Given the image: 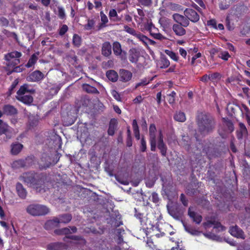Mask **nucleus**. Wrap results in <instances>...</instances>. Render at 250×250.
Here are the masks:
<instances>
[{"mask_svg": "<svg viewBox=\"0 0 250 250\" xmlns=\"http://www.w3.org/2000/svg\"><path fill=\"white\" fill-rule=\"evenodd\" d=\"M152 200L155 203H157L159 201V198L157 193L154 192L152 194Z\"/></svg>", "mask_w": 250, "mask_h": 250, "instance_id": "obj_63", "label": "nucleus"}, {"mask_svg": "<svg viewBox=\"0 0 250 250\" xmlns=\"http://www.w3.org/2000/svg\"><path fill=\"white\" fill-rule=\"evenodd\" d=\"M223 125L225 127L226 132H232L233 129V125L232 122L228 119L223 118Z\"/></svg>", "mask_w": 250, "mask_h": 250, "instance_id": "obj_29", "label": "nucleus"}, {"mask_svg": "<svg viewBox=\"0 0 250 250\" xmlns=\"http://www.w3.org/2000/svg\"><path fill=\"white\" fill-rule=\"evenodd\" d=\"M165 52L168 56L170 57L171 59H172L174 61H177L178 60V56L174 52L166 50Z\"/></svg>", "mask_w": 250, "mask_h": 250, "instance_id": "obj_49", "label": "nucleus"}, {"mask_svg": "<svg viewBox=\"0 0 250 250\" xmlns=\"http://www.w3.org/2000/svg\"><path fill=\"white\" fill-rule=\"evenodd\" d=\"M132 77V73L127 70L121 69L119 72L120 80L123 82H127L130 81Z\"/></svg>", "mask_w": 250, "mask_h": 250, "instance_id": "obj_16", "label": "nucleus"}, {"mask_svg": "<svg viewBox=\"0 0 250 250\" xmlns=\"http://www.w3.org/2000/svg\"><path fill=\"white\" fill-rule=\"evenodd\" d=\"M183 25L178 24H174L172 26V30L174 33L178 36H182L186 34V31Z\"/></svg>", "mask_w": 250, "mask_h": 250, "instance_id": "obj_21", "label": "nucleus"}, {"mask_svg": "<svg viewBox=\"0 0 250 250\" xmlns=\"http://www.w3.org/2000/svg\"><path fill=\"white\" fill-rule=\"evenodd\" d=\"M21 56V52L18 51H13L8 53L5 55V60H13L15 59H19Z\"/></svg>", "mask_w": 250, "mask_h": 250, "instance_id": "obj_35", "label": "nucleus"}, {"mask_svg": "<svg viewBox=\"0 0 250 250\" xmlns=\"http://www.w3.org/2000/svg\"><path fill=\"white\" fill-rule=\"evenodd\" d=\"M113 50L114 54L116 56H122V53L125 54V52H123L121 48V45L118 42H115L113 43Z\"/></svg>", "mask_w": 250, "mask_h": 250, "instance_id": "obj_30", "label": "nucleus"}, {"mask_svg": "<svg viewBox=\"0 0 250 250\" xmlns=\"http://www.w3.org/2000/svg\"><path fill=\"white\" fill-rule=\"evenodd\" d=\"M132 128L134 132L139 131V126L137 124V121L135 119L133 120L132 121Z\"/></svg>", "mask_w": 250, "mask_h": 250, "instance_id": "obj_61", "label": "nucleus"}, {"mask_svg": "<svg viewBox=\"0 0 250 250\" xmlns=\"http://www.w3.org/2000/svg\"><path fill=\"white\" fill-rule=\"evenodd\" d=\"M116 128V125L115 124H113L111 122L109 124V128L108 129V134L109 135L112 136L115 133V130Z\"/></svg>", "mask_w": 250, "mask_h": 250, "instance_id": "obj_48", "label": "nucleus"}, {"mask_svg": "<svg viewBox=\"0 0 250 250\" xmlns=\"http://www.w3.org/2000/svg\"><path fill=\"white\" fill-rule=\"evenodd\" d=\"M112 95L118 101H121V98L119 93L115 90L112 91Z\"/></svg>", "mask_w": 250, "mask_h": 250, "instance_id": "obj_60", "label": "nucleus"}, {"mask_svg": "<svg viewBox=\"0 0 250 250\" xmlns=\"http://www.w3.org/2000/svg\"><path fill=\"white\" fill-rule=\"evenodd\" d=\"M68 30V27L66 25L63 24L60 28L59 30V34L61 36L63 35Z\"/></svg>", "mask_w": 250, "mask_h": 250, "instance_id": "obj_57", "label": "nucleus"}, {"mask_svg": "<svg viewBox=\"0 0 250 250\" xmlns=\"http://www.w3.org/2000/svg\"><path fill=\"white\" fill-rule=\"evenodd\" d=\"M185 229L189 233L199 235L202 226H199L202 220H180Z\"/></svg>", "mask_w": 250, "mask_h": 250, "instance_id": "obj_4", "label": "nucleus"}, {"mask_svg": "<svg viewBox=\"0 0 250 250\" xmlns=\"http://www.w3.org/2000/svg\"><path fill=\"white\" fill-rule=\"evenodd\" d=\"M105 213V215L104 217L106 219H108L107 217H109L110 219H120L121 218L119 212L116 210H106Z\"/></svg>", "mask_w": 250, "mask_h": 250, "instance_id": "obj_26", "label": "nucleus"}, {"mask_svg": "<svg viewBox=\"0 0 250 250\" xmlns=\"http://www.w3.org/2000/svg\"><path fill=\"white\" fill-rule=\"evenodd\" d=\"M175 96H176V93L174 91L171 92V93L168 95V101L170 104H173L174 103Z\"/></svg>", "mask_w": 250, "mask_h": 250, "instance_id": "obj_56", "label": "nucleus"}, {"mask_svg": "<svg viewBox=\"0 0 250 250\" xmlns=\"http://www.w3.org/2000/svg\"><path fill=\"white\" fill-rule=\"evenodd\" d=\"M102 54L105 57H108L111 55V45L109 42H104L103 44L102 48Z\"/></svg>", "mask_w": 250, "mask_h": 250, "instance_id": "obj_22", "label": "nucleus"}, {"mask_svg": "<svg viewBox=\"0 0 250 250\" xmlns=\"http://www.w3.org/2000/svg\"><path fill=\"white\" fill-rule=\"evenodd\" d=\"M116 180L121 184L127 185L129 184V181L127 179H124L118 175H115Z\"/></svg>", "mask_w": 250, "mask_h": 250, "instance_id": "obj_54", "label": "nucleus"}, {"mask_svg": "<svg viewBox=\"0 0 250 250\" xmlns=\"http://www.w3.org/2000/svg\"><path fill=\"white\" fill-rule=\"evenodd\" d=\"M157 147L160 150L162 155L165 156L167 154V147L164 142L163 135L161 130L159 131V136L157 141Z\"/></svg>", "mask_w": 250, "mask_h": 250, "instance_id": "obj_10", "label": "nucleus"}, {"mask_svg": "<svg viewBox=\"0 0 250 250\" xmlns=\"http://www.w3.org/2000/svg\"><path fill=\"white\" fill-rule=\"evenodd\" d=\"M58 16L60 17V18L62 19H63L65 18V12L63 8L58 7Z\"/></svg>", "mask_w": 250, "mask_h": 250, "instance_id": "obj_58", "label": "nucleus"}, {"mask_svg": "<svg viewBox=\"0 0 250 250\" xmlns=\"http://www.w3.org/2000/svg\"><path fill=\"white\" fill-rule=\"evenodd\" d=\"M11 152L13 155H17L19 154L23 148V146L21 144L16 143L12 144L11 146Z\"/></svg>", "mask_w": 250, "mask_h": 250, "instance_id": "obj_28", "label": "nucleus"}, {"mask_svg": "<svg viewBox=\"0 0 250 250\" xmlns=\"http://www.w3.org/2000/svg\"><path fill=\"white\" fill-rule=\"evenodd\" d=\"M229 232L234 237L237 238L245 239V234L243 231L237 226L230 227Z\"/></svg>", "mask_w": 250, "mask_h": 250, "instance_id": "obj_12", "label": "nucleus"}, {"mask_svg": "<svg viewBox=\"0 0 250 250\" xmlns=\"http://www.w3.org/2000/svg\"><path fill=\"white\" fill-rule=\"evenodd\" d=\"M139 3L146 7H149L152 6L153 3V0H137Z\"/></svg>", "mask_w": 250, "mask_h": 250, "instance_id": "obj_45", "label": "nucleus"}, {"mask_svg": "<svg viewBox=\"0 0 250 250\" xmlns=\"http://www.w3.org/2000/svg\"><path fill=\"white\" fill-rule=\"evenodd\" d=\"M19 179L27 186L35 188L38 192L45 191L44 178L37 173H24L19 177Z\"/></svg>", "mask_w": 250, "mask_h": 250, "instance_id": "obj_2", "label": "nucleus"}, {"mask_svg": "<svg viewBox=\"0 0 250 250\" xmlns=\"http://www.w3.org/2000/svg\"><path fill=\"white\" fill-rule=\"evenodd\" d=\"M146 245L152 250H155L157 249L156 246L154 245L151 237L147 238L146 240Z\"/></svg>", "mask_w": 250, "mask_h": 250, "instance_id": "obj_47", "label": "nucleus"}, {"mask_svg": "<svg viewBox=\"0 0 250 250\" xmlns=\"http://www.w3.org/2000/svg\"><path fill=\"white\" fill-rule=\"evenodd\" d=\"M7 62L6 63V66L5 67V69L7 72H8L7 69L9 68L10 70H12L14 68L16 65L20 63V60L19 59H15L13 60H6Z\"/></svg>", "mask_w": 250, "mask_h": 250, "instance_id": "obj_25", "label": "nucleus"}, {"mask_svg": "<svg viewBox=\"0 0 250 250\" xmlns=\"http://www.w3.org/2000/svg\"><path fill=\"white\" fill-rule=\"evenodd\" d=\"M140 150L142 152H145L146 150V142L144 137L141 140Z\"/></svg>", "mask_w": 250, "mask_h": 250, "instance_id": "obj_53", "label": "nucleus"}, {"mask_svg": "<svg viewBox=\"0 0 250 250\" xmlns=\"http://www.w3.org/2000/svg\"><path fill=\"white\" fill-rule=\"evenodd\" d=\"M66 237L68 239H70L76 241H81L82 243L83 244H85L86 240L81 236L78 235H69L66 236Z\"/></svg>", "mask_w": 250, "mask_h": 250, "instance_id": "obj_44", "label": "nucleus"}, {"mask_svg": "<svg viewBox=\"0 0 250 250\" xmlns=\"http://www.w3.org/2000/svg\"><path fill=\"white\" fill-rule=\"evenodd\" d=\"M153 27V25L151 23H147L146 25V29L148 30L150 32H151V30L152 28ZM151 35L154 38L159 40H163L166 39V38L163 36L160 33H150Z\"/></svg>", "mask_w": 250, "mask_h": 250, "instance_id": "obj_27", "label": "nucleus"}, {"mask_svg": "<svg viewBox=\"0 0 250 250\" xmlns=\"http://www.w3.org/2000/svg\"><path fill=\"white\" fill-rule=\"evenodd\" d=\"M149 137L151 150L155 151L156 150V133H149Z\"/></svg>", "mask_w": 250, "mask_h": 250, "instance_id": "obj_32", "label": "nucleus"}, {"mask_svg": "<svg viewBox=\"0 0 250 250\" xmlns=\"http://www.w3.org/2000/svg\"><path fill=\"white\" fill-rule=\"evenodd\" d=\"M137 13L139 16H140L139 20L141 21H142L144 19L145 16V13L143 10L142 9L138 8L137 9Z\"/></svg>", "mask_w": 250, "mask_h": 250, "instance_id": "obj_62", "label": "nucleus"}, {"mask_svg": "<svg viewBox=\"0 0 250 250\" xmlns=\"http://www.w3.org/2000/svg\"><path fill=\"white\" fill-rule=\"evenodd\" d=\"M188 215L192 219H201L202 217L198 215L196 212L194 207H189L188 210Z\"/></svg>", "mask_w": 250, "mask_h": 250, "instance_id": "obj_38", "label": "nucleus"}, {"mask_svg": "<svg viewBox=\"0 0 250 250\" xmlns=\"http://www.w3.org/2000/svg\"><path fill=\"white\" fill-rule=\"evenodd\" d=\"M172 18L174 21L177 22L176 24H180L184 27H187L189 24V21L185 15L183 16L178 13H175L172 15Z\"/></svg>", "mask_w": 250, "mask_h": 250, "instance_id": "obj_9", "label": "nucleus"}, {"mask_svg": "<svg viewBox=\"0 0 250 250\" xmlns=\"http://www.w3.org/2000/svg\"><path fill=\"white\" fill-rule=\"evenodd\" d=\"M83 89L86 92L88 93L92 94H99V92L98 90L95 87L92 86L88 84H83Z\"/></svg>", "mask_w": 250, "mask_h": 250, "instance_id": "obj_34", "label": "nucleus"}, {"mask_svg": "<svg viewBox=\"0 0 250 250\" xmlns=\"http://www.w3.org/2000/svg\"><path fill=\"white\" fill-rule=\"evenodd\" d=\"M143 98L141 95L137 96L133 100V102L134 104H137L142 102Z\"/></svg>", "mask_w": 250, "mask_h": 250, "instance_id": "obj_64", "label": "nucleus"}, {"mask_svg": "<svg viewBox=\"0 0 250 250\" xmlns=\"http://www.w3.org/2000/svg\"><path fill=\"white\" fill-rule=\"evenodd\" d=\"M95 21L93 20H88L87 23L84 26V29L86 30L91 29L94 26Z\"/></svg>", "mask_w": 250, "mask_h": 250, "instance_id": "obj_50", "label": "nucleus"}, {"mask_svg": "<svg viewBox=\"0 0 250 250\" xmlns=\"http://www.w3.org/2000/svg\"><path fill=\"white\" fill-rule=\"evenodd\" d=\"M61 220H47L44 225V229L49 230L58 227L60 223L62 222Z\"/></svg>", "mask_w": 250, "mask_h": 250, "instance_id": "obj_18", "label": "nucleus"}, {"mask_svg": "<svg viewBox=\"0 0 250 250\" xmlns=\"http://www.w3.org/2000/svg\"><path fill=\"white\" fill-rule=\"evenodd\" d=\"M167 208L168 212L169 214L174 218L177 219L179 217V211L176 205L170 206V205H167Z\"/></svg>", "mask_w": 250, "mask_h": 250, "instance_id": "obj_24", "label": "nucleus"}, {"mask_svg": "<svg viewBox=\"0 0 250 250\" xmlns=\"http://www.w3.org/2000/svg\"><path fill=\"white\" fill-rule=\"evenodd\" d=\"M170 64L169 61L167 58L165 57L161 58V60L159 62V66L161 68H167Z\"/></svg>", "mask_w": 250, "mask_h": 250, "instance_id": "obj_41", "label": "nucleus"}, {"mask_svg": "<svg viewBox=\"0 0 250 250\" xmlns=\"http://www.w3.org/2000/svg\"><path fill=\"white\" fill-rule=\"evenodd\" d=\"M149 80H148L146 78H144L141 80L140 82L136 83L135 88L136 89L139 86L146 85L149 83Z\"/></svg>", "mask_w": 250, "mask_h": 250, "instance_id": "obj_51", "label": "nucleus"}, {"mask_svg": "<svg viewBox=\"0 0 250 250\" xmlns=\"http://www.w3.org/2000/svg\"><path fill=\"white\" fill-rule=\"evenodd\" d=\"M51 164L50 159L48 156L45 155L44 157H42L40 165L42 168H46L48 167Z\"/></svg>", "mask_w": 250, "mask_h": 250, "instance_id": "obj_36", "label": "nucleus"}, {"mask_svg": "<svg viewBox=\"0 0 250 250\" xmlns=\"http://www.w3.org/2000/svg\"><path fill=\"white\" fill-rule=\"evenodd\" d=\"M8 71V72H7V74L8 75H11L13 72H22L23 70V69L22 68V65H20L18 66H15L13 69L12 70H10L9 68L7 69Z\"/></svg>", "mask_w": 250, "mask_h": 250, "instance_id": "obj_46", "label": "nucleus"}, {"mask_svg": "<svg viewBox=\"0 0 250 250\" xmlns=\"http://www.w3.org/2000/svg\"><path fill=\"white\" fill-rule=\"evenodd\" d=\"M106 74L107 78L113 82H116L119 78L118 73L113 70L107 71Z\"/></svg>", "mask_w": 250, "mask_h": 250, "instance_id": "obj_31", "label": "nucleus"}, {"mask_svg": "<svg viewBox=\"0 0 250 250\" xmlns=\"http://www.w3.org/2000/svg\"><path fill=\"white\" fill-rule=\"evenodd\" d=\"M124 31H125L126 32L134 36L137 32L135 29L129 27L128 25H124Z\"/></svg>", "mask_w": 250, "mask_h": 250, "instance_id": "obj_52", "label": "nucleus"}, {"mask_svg": "<svg viewBox=\"0 0 250 250\" xmlns=\"http://www.w3.org/2000/svg\"><path fill=\"white\" fill-rule=\"evenodd\" d=\"M197 123L199 131L204 136L211 133L216 125L214 117L210 114L206 112L198 113Z\"/></svg>", "mask_w": 250, "mask_h": 250, "instance_id": "obj_1", "label": "nucleus"}, {"mask_svg": "<svg viewBox=\"0 0 250 250\" xmlns=\"http://www.w3.org/2000/svg\"><path fill=\"white\" fill-rule=\"evenodd\" d=\"M174 118L176 121L180 122H184L186 120L185 114L183 112H177L175 114Z\"/></svg>", "mask_w": 250, "mask_h": 250, "instance_id": "obj_40", "label": "nucleus"}, {"mask_svg": "<svg viewBox=\"0 0 250 250\" xmlns=\"http://www.w3.org/2000/svg\"><path fill=\"white\" fill-rule=\"evenodd\" d=\"M38 59L37 55L35 54H33L29 59L27 64H25V66L27 68L31 67L37 62Z\"/></svg>", "mask_w": 250, "mask_h": 250, "instance_id": "obj_39", "label": "nucleus"}, {"mask_svg": "<svg viewBox=\"0 0 250 250\" xmlns=\"http://www.w3.org/2000/svg\"><path fill=\"white\" fill-rule=\"evenodd\" d=\"M26 211L33 216H40L48 214L50 209L48 207L43 205L32 204L27 206Z\"/></svg>", "mask_w": 250, "mask_h": 250, "instance_id": "obj_5", "label": "nucleus"}, {"mask_svg": "<svg viewBox=\"0 0 250 250\" xmlns=\"http://www.w3.org/2000/svg\"><path fill=\"white\" fill-rule=\"evenodd\" d=\"M3 113L7 115H13L17 113V110L14 106L7 104L3 107Z\"/></svg>", "mask_w": 250, "mask_h": 250, "instance_id": "obj_23", "label": "nucleus"}, {"mask_svg": "<svg viewBox=\"0 0 250 250\" xmlns=\"http://www.w3.org/2000/svg\"><path fill=\"white\" fill-rule=\"evenodd\" d=\"M140 57L141 53L138 49L132 48L129 50L128 59L131 62L137 63Z\"/></svg>", "mask_w": 250, "mask_h": 250, "instance_id": "obj_11", "label": "nucleus"}, {"mask_svg": "<svg viewBox=\"0 0 250 250\" xmlns=\"http://www.w3.org/2000/svg\"><path fill=\"white\" fill-rule=\"evenodd\" d=\"M12 128L8 124L0 120V135L5 134L8 138H11L9 134L11 132Z\"/></svg>", "mask_w": 250, "mask_h": 250, "instance_id": "obj_14", "label": "nucleus"}, {"mask_svg": "<svg viewBox=\"0 0 250 250\" xmlns=\"http://www.w3.org/2000/svg\"><path fill=\"white\" fill-rule=\"evenodd\" d=\"M34 92V89H29L28 84H24L20 87L17 92L16 97L18 101L25 104L30 105L33 101V98L31 94Z\"/></svg>", "mask_w": 250, "mask_h": 250, "instance_id": "obj_3", "label": "nucleus"}, {"mask_svg": "<svg viewBox=\"0 0 250 250\" xmlns=\"http://www.w3.org/2000/svg\"><path fill=\"white\" fill-rule=\"evenodd\" d=\"M101 17V27H104L105 26V24L108 22V20L107 16L104 13L103 11L100 12Z\"/></svg>", "mask_w": 250, "mask_h": 250, "instance_id": "obj_43", "label": "nucleus"}, {"mask_svg": "<svg viewBox=\"0 0 250 250\" xmlns=\"http://www.w3.org/2000/svg\"><path fill=\"white\" fill-rule=\"evenodd\" d=\"M11 165L13 169H19L24 167L26 163L24 160L20 159L13 161Z\"/></svg>", "mask_w": 250, "mask_h": 250, "instance_id": "obj_33", "label": "nucleus"}, {"mask_svg": "<svg viewBox=\"0 0 250 250\" xmlns=\"http://www.w3.org/2000/svg\"><path fill=\"white\" fill-rule=\"evenodd\" d=\"M135 209V216L136 218H138V219H142L143 218L145 217L144 216V213H142L139 209H136V208H134Z\"/></svg>", "mask_w": 250, "mask_h": 250, "instance_id": "obj_59", "label": "nucleus"}, {"mask_svg": "<svg viewBox=\"0 0 250 250\" xmlns=\"http://www.w3.org/2000/svg\"><path fill=\"white\" fill-rule=\"evenodd\" d=\"M219 57L225 61H227L230 57V55L228 52L222 51L219 54Z\"/></svg>", "mask_w": 250, "mask_h": 250, "instance_id": "obj_55", "label": "nucleus"}, {"mask_svg": "<svg viewBox=\"0 0 250 250\" xmlns=\"http://www.w3.org/2000/svg\"><path fill=\"white\" fill-rule=\"evenodd\" d=\"M140 222L145 229L153 230L156 229V223L152 222L151 220H140Z\"/></svg>", "mask_w": 250, "mask_h": 250, "instance_id": "obj_20", "label": "nucleus"}, {"mask_svg": "<svg viewBox=\"0 0 250 250\" xmlns=\"http://www.w3.org/2000/svg\"><path fill=\"white\" fill-rule=\"evenodd\" d=\"M69 247L62 243H56L49 244L47 246V250H69Z\"/></svg>", "mask_w": 250, "mask_h": 250, "instance_id": "obj_15", "label": "nucleus"}, {"mask_svg": "<svg viewBox=\"0 0 250 250\" xmlns=\"http://www.w3.org/2000/svg\"><path fill=\"white\" fill-rule=\"evenodd\" d=\"M73 44L76 47L80 46L82 42L81 37L77 34H74L73 37Z\"/></svg>", "mask_w": 250, "mask_h": 250, "instance_id": "obj_42", "label": "nucleus"}, {"mask_svg": "<svg viewBox=\"0 0 250 250\" xmlns=\"http://www.w3.org/2000/svg\"><path fill=\"white\" fill-rule=\"evenodd\" d=\"M156 222V229L159 231H164L165 234L168 233L170 235H172L174 232L171 231L172 229V226L167 223L164 221V220H157Z\"/></svg>", "mask_w": 250, "mask_h": 250, "instance_id": "obj_7", "label": "nucleus"}, {"mask_svg": "<svg viewBox=\"0 0 250 250\" xmlns=\"http://www.w3.org/2000/svg\"><path fill=\"white\" fill-rule=\"evenodd\" d=\"M239 129L237 131V137L238 139H241L248 135L247 129L245 125L242 123L239 124Z\"/></svg>", "mask_w": 250, "mask_h": 250, "instance_id": "obj_19", "label": "nucleus"}, {"mask_svg": "<svg viewBox=\"0 0 250 250\" xmlns=\"http://www.w3.org/2000/svg\"><path fill=\"white\" fill-rule=\"evenodd\" d=\"M184 15L188 21L193 22H197L200 19V17L196 11L191 8H187L184 12Z\"/></svg>", "mask_w": 250, "mask_h": 250, "instance_id": "obj_8", "label": "nucleus"}, {"mask_svg": "<svg viewBox=\"0 0 250 250\" xmlns=\"http://www.w3.org/2000/svg\"><path fill=\"white\" fill-rule=\"evenodd\" d=\"M16 189L20 198L24 199L26 197L27 192L21 183L18 182L16 184Z\"/></svg>", "mask_w": 250, "mask_h": 250, "instance_id": "obj_17", "label": "nucleus"}, {"mask_svg": "<svg viewBox=\"0 0 250 250\" xmlns=\"http://www.w3.org/2000/svg\"><path fill=\"white\" fill-rule=\"evenodd\" d=\"M199 226H202L200 233L203 229H207L211 227L215 229L216 232L223 231L226 230V227L223 226L220 222L216 221L215 220H207V222L203 223L201 225L200 224Z\"/></svg>", "mask_w": 250, "mask_h": 250, "instance_id": "obj_6", "label": "nucleus"}, {"mask_svg": "<svg viewBox=\"0 0 250 250\" xmlns=\"http://www.w3.org/2000/svg\"><path fill=\"white\" fill-rule=\"evenodd\" d=\"M54 233L57 235H67L71 233L69 228L65 227L57 229L54 230Z\"/></svg>", "mask_w": 250, "mask_h": 250, "instance_id": "obj_37", "label": "nucleus"}, {"mask_svg": "<svg viewBox=\"0 0 250 250\" xmlns=\"http://www.w3.org/2000/svg\"><path fill=\"white\" fill-rule=\"evenodd\" d=\"M44 77V75L39 70H36L31 73L27 77V80L29 82H39Z\"/></svg>", "mask_w": 250, "mask_h": 250, "instance_id": "obj_13", "label": "nucleus"}]
</instances>
